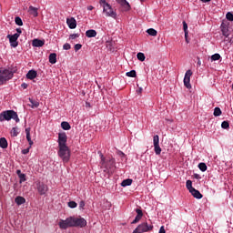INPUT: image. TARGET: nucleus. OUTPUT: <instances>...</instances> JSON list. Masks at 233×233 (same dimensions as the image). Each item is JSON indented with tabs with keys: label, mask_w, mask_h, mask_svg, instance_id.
Instances as JSON below:
<instances>
[{
	"label": "nucleus",
	"mask_w": 233,
	"mask_h": 233,
	"mask_svg": "<svg viewBox=\"0 0 233 233\" xmlns=\"http://www.w3.org/2000/svg\"><path fill=\"white\" fill-rule=\"evenodd\" d=\"M221 59V55L216 53L211 56V61H219Z\"/></svg>",
	"instance_id": "nucleus-31"
},
{
	"label": "nucleus",
	"mask_w": 233,
	"mask_h": 233,
	"mask_svg": "<svg viewBox=\"0 0 233 233\" xmlns=\"http://www.w3.org/2000/svg\"><path fill=\"white\" fill-rule=\"evenodd\" d=\"M14 77V71L6 69L5 67L0 68V86L5 85L7 81H10Z\"/></svg>",
	"instance_id": "nucleus-4"
},
{
	"label": "nucleus",
	"mask_w": 233,
	"mask_h": 233,
	"mask_svg": "<svg viewBox=\"0 0 233 233\" xmlns=\"http://www.w3.org/2000/svg\"><path fill=\"white\" fill-rule=\"evenodd\" d=\"M16 174L20 179V183H25V181H26V175L21 173V170H17L16 171Z\"/></svg>",
	"instance_id": "nucleus-19"
},
{
	"label": "nucleus",
	"mask_w": 233,
	"mask_h": 233,
	"mask_svg": "<svg viewBox=\"0 0 233 233\" xmlns=\"http://www.w3.org/2000/svg\"><path fill=\"white\" fill-rule=\"evenodd\" d=\"M226 19H228V21H233V14L230 12L227 13Z\"/></svg>",
	"instance_id": "nucleus-41"
},
{
	"label": "nucleus",
	"mask_w": 233,
	"mask_h": 233,
	"mask_svg": "<svg viewBox=\"0 0 233 233\" xmlns=\"http://www.w3.org/2000/svg\"><path fill=\"white\" fill-rule=\"evenodd\" d=\"M28 12L30 15H33V17H37V15H39V14L37 13V7L30 5Z\"/></svg>",
	"instance_id": "nucleus-15"
},
{
	"label": "nucleus",
	"mask_w": 233,
	"mask_h": 233,
	"mask_svg": "<svg viewBox=\"0 0 233 233\" xmlns=\"http://www.w3.org/2000/svg\"><path fill=\"white\" fill-rule=\"evenodd\" d=\"M190 77H192V70L189 69L186 72L184 78L190 80Z\"/></svg>",
	"instance_id": "nucleus-38"
},
{
	"label": "nucleus",
	"mask_w": 233,
	"mask_h": 233,
	"mask_svg": "<svg viewBox=\"0 0 233 233\" xmlns=\"http://www.w3.org/2000/svg\"><path fill=\"white\" fill-rule=\"evenodd\" d=\"M69 37L70 39H77V37H79V34H72Z\"/></svg>",
	"instance_id": "nucleus-45"
},
{
	"label": "nucleus",
	"mask_w": 233,
	"mask_h": 233,
	"mask_svg": "<svg viewBox=\"0 0 233 233\" xmlns=\"http://www.w3.org/2000/svg\"><path fill=\"white\" fill-rule=\"evenodd\" d=\"M221 114H222L221 108H219V107H215L214 113H213V115L215 116V117H219V116H221Z\"/></svg>",
	"instance_id": "nucleus-28"
},
{
	"label": "nucleus",
	"mask_w": 233,
	"mask_h": 233,
	"mask_svg": "<svg viewBox=\"0 0 233 233\" xmlns=\"http://www.w3.org/2000/svg\"><path fill=\"white\" fill-rule=\"evenodd\" d=\"M66 24L71 30H74V28H76L77 26V22L76 21V18H74V17L67 18Z\"/></svg>",
	"instance_id": "nucleus-11"
},
{
	"label": "nucleus",
	"mask_w": 233,
	"mask_h": 233,
	"mask_svg": "<svg viewBox=\"0 0 233 233\" xmlns=\"http://www.w3.org/2000/svg\"><path fill=\"white\" fill-rule=\"evenodd\" d=\"M29 103H31L30 105L31 108H37L39 106V102L32 98H29Z\"/></svg>",
	"instance_id": "nucleus-24"
},
{
	"label": "nucleus",
	"mask_w": 233,
	"mask_h": 233,
	"mask_svg": "<svg viewBox=\"0 0 233 233\" xmlns=\"http://www.w3.org/2000/svg\"><path fill=\"white\" fill-rule=\"evenodd\" d=\"M198 65L199 66H201V60H198Z\"/></svg>",
	"instance_id": "nucleus-59"
},
{
	"label": "nucleus",
	"mask_w": 233,
	"mask_h": 233,
	"mask_svg": "<svg viewBox=\"0 0 233 233\" xmlns=\"http://www.w3.org/2000/svg\"><path fill=\"white\" fill-rule=\"evenodd\" d=\"M70 48H72V46H71L70 44H68V43H66V44L63 46V49H64V50H70Z\"/></svg>",
	"instance_id": "nucleus-43"
},
{
	"label": "nucleus",
	"mask_w": 233,
	"mask_h": 233,
	"mask_svg": "<svg viewBox=\"0 0 233 233\" xmlns=\"http://www.w3.org/2000/svg\"><path fill=\"white\" fill-rule=\"evenodd\" d=\"M86 225V220L83 218H76V217H69L66 220L60 219L58 222V227L62 230H66V228H83Z\"/></svg>",
	"instance_id": "nucleus-2"
},
{
	"label": "nucleus",
	"mask_w": 233,
	"mask_h": 233,
	"mask_svg": "<svg viewBox=\"0 0 233 233\" xmlns=\"http://www.w3.org/2000/svg\"><path fill=\"white\" fill-rule=\"evenodd\" d=\"M153 145L155 148V153L157 154V156H159V154H161V147H159V136L155 135L153 137Z\"/></svg>",
	"instance_id": "nucleus-8"
},
{
	"label": "nucleus",
	"mask_w": 233,
	"mask_h": 233,
	"mask_svg": "<svg viewBox=\"0 0 233 233\" xmlns=\"http://www.w3.org/2000/svg\"><path fill=\"white\" fill-rule=\"evenodd\" d=\"M15 25H17L18 26H23V20L21 19V17L16 16L15 18Z\"/></svg>",
	"instance_id": "nucleus-33"
},
{
	"label": "nucleus",
	"mask_w": 233,
	"mask_h": 233,
	"mask_svg": "<svg viewBox=\"0 0 233 233\" xmlns=\"http://www.w3.org/2000/svg\"><path fill=\"white\" fill-rule=\"evenodd\" d=\"M79 208H85V201L81 200L79 203Z\"/></svg>",
	"instance_id": "nucleus-48"
},
{
	"label": "nucleus",
	"mask_w": 233,
	"mask_h": 233,
	"mask_svg": "<svg viewBox=\"0 0 233 233\" xmlns=\"http://www.w3.org/2000/svg\"><path fill=\"white\" fill-rule=\"evenodd\" d=\"M36 188H37L40 196H45V194H46V192H48V186H46V184H45L43 182H38L36 184Z\"/></svg>",
	"instance_id": "nucleus-9"
},
{
	"label": "nucleus",
	"mask_w": 233,
	"mask_h": 233,
	"mask_svg": "<svg viewBox=\"0 0 233 233\" xmlns=\"http://www.w3.org/2000/svg\"><path fill=\"white\" fill-rule=\"evenodd\" d=\"M121 6H123L125 12H128V10H130V4L127 0L121 5Z\"/></svg>",
	"instance_id": "nucleus-30"
},
{
	"label": "nucleus",
	"mask_w": 233,
	"mask_h": 233,
	"mask_svg": "<svg viewBox=\"0 0 233 233\" xmlns=\"http://www.w3.org/2000/svg\"><path fill=\"white\" fill-rule=\"evenodd\" d=\"M150 230H154L153 225H148L147 222H144L137 226V228L133 231V233H145L150 232Z\"/></svg>",
	"instance_id": "nucleus-5"
},
{
	"label": "nucleus",
	"mask_w": 233,
	"mask_h": 233,
	"mask_svg": "<svg viewBox=\"0 0 233 233\" xmlns=\"http://www.w3.org/2000/svg\"><path fill=\"white\" fill-rule=\"evenodd\" d=\"M86 37H96L97 35V32L94 29H89L86 32Z\"/></svg>",
	"instance_id": "nucleus-20"
},
{
	"label": "nucleus",
	"mask_w": 233,
	"mask_h": 233,
	"mask_svg": "<svg viewBox=\"0 0 233 233\" xmlns=\"http://www.w3.org/2000/svg\"><path fill=\"white\" fill-rule=\"evenodd\" d=\"M141 2L145 1V0H140Z\"/></svg>",
	"instance_id": "nucleus-61"
},
{
	"label": "nucleus",
	"mask_w": 233,
	"mask_h": 233,
	"mask_svg": "<svg viewBox=\"0 0 233 233\" xmlns=\"http://www.w3.org/2000/svg\"><path fill=\"white\" fill-rule=\"evenodd\" d=\"M11 119L15 120V123H19L20 119L17 116V112L14 110H5L0 113V121H10Z\"/></svg>",
	"instance_id": "nucleus-3"
},
{
	"label": "nucleus",
	"mask_w": 233,
	"mask_h": 233,
	"mask_svg": "<svg viewBox=\"0 0 233 233\" xmlns=\"http://www.w3.org/2000/svg\"><path fill=\"white\" fill-rule=\"evenodd\" d=\"M194 178L195 179H201V176H199L198 174H194Z\"/></svg>",
	"instance_id": "nucleus-50"
},
{
	"label": "nucleus",
	"mask_w": 233,
	"mask_h": 233,
	"mask_svg": "<svg viewBox=\"0 0 233 233\" xmlns=\"http://www.w3.org/2000/svg\"><path fill=\"white\" fill-rule=\"evenodd\" d=\"M198 168L201 170V172H207V164L205 163H199L198 164Z\"/></svg>",
	"instance_id": "nucleus-32"
},
{
	"label": "nucleus",
	"mask_w": 233,
	"mask_h": 233,
	"mask_svg": "<svg viewBox=\"0 0 233 233\" xmlns=\"http://www.w3.org/2000/svg\"><path fill=\"white\" fill-rule=\"evenodd\" d=\"M33 46L41 47L44 46L45 41L39 39H34L32 42Z\"/></svg>",
	"instance_id": "nucleus-16"
},
{
	"label": "nucleus",
	"mask_w": 233,
	"mask_h": 233,
	"mask_svg": "<svg viewBox=\"0 0 233 233\" xmlns=\"http://www.w3.org/2000/svg\"><path fill=\"white\" fill-rule=\"evenodd\" d=\"M147 33L149 35H152L153 37H156V35H157V31L154 28H149L147 30Z\"/></svg>",
	"instance_id": "nucleus-26"
},
{
	"label": "nucleus",
	"mask_w": 233,
	"mask_h": 233,
	"mask_svg": "<svg viewBox=\"0 0 233 233\" xmlns=\"http://www.w3.org/2000/svg\"><path fill=\"white\" fill-rule=\"evenodd\" d=\"M61 127L63 128V130H70L72 128L70 124L66 121L61 123Z\"/></svg>",
	"instance_id": "nucleus-23"
},
{
	"label": "nucleus",
	"mask_w": 233,
	"mask_h": 233,
	"mask_svg": "<svg viewBox=\"0 0 233 233\" xmlns=\"http://www.w3.org/2000/svg\"><path fill=\"white\" fill-rule=\"evenodd\" d=\"M103 12L106 14V17H113V19H116L117 17V14L112 9V6L109 5V4H106V5H103Z\"/></svg>",
	"instance_id": "nucleus-6"
},
{
	"label": "nucleus",
	"mask_w": 233,
	"mask_h": 233,
	"mask_svg": "<svg viewBox=\"0 0 233 233\" xmlns=\"http://www.w3.org/2000/svg\"><path fill=\"white\" fill-rule=\"evenodd\" d=\"M81 48H83V46L81 44L75 45V52H78V50H81Z\"/></svg>",
	"instance_id": "nucleus-42"
},
{
	"label": "nucleus",
	"mask_w": 233,
	"mask_h": 233,
	"mask_svg": "<svg viewBox=\"0 0 233 233\" xmlns=\"http://www.w3.org/2000/svg\"><path fill=\"white\" fill-rule=\"evenodd\" d=\"M191 193V195L193 196V198H196V199H201L203 198V195L201 194V192H199V190L193 188L191 191H189Z\"/></svg>",
	"instance_id": "nucleus-12"
},
{
	"label": "nucleus",
	"mask_w": 233,
	"mask_h": 233,
	"mask_svg": "<svg viewBox=\"0 0 233 233\" xmlns=\"http://www.w3.org/2000/svg\"><path fill=\"white\" fill-rule=\"evenodd\" d=\"M28 152H30L29 148L22 150L23 154H28Z\"/></svg>",
	"instance_id": "nucleus-53"
},
{
	"label": "nucleus",
	"mask_w": 233,
	"mask_h": 233,
	"mask_svg": "<svg viewBox=\"0 0 233 233\" xmlns=\"http://www.w3.org/2000/svg\"><path fill=\"white\" fill-rule=\"evenodd\" d=\"M202 3H210V0H200Z\"/></svg>",
	"instance_id": "nucleus-57"
},
{
	"label": "nucleus",
	"mask_w": 233,
	"mask_h": 233,
	"mask_svg": "<svg viewBox=\"0 0 233 233\" xmlns=\"http://www.w3.org/2000/svg\"><path fill=\"white\" fill-rule=\"evenodd\" d=\"M130 185H132V179L130 178H127L121 183V187H130Z\"/></svg>",
	"instance_id": "nucleus-25"
},
{
	"label": "nucleus",
	"mask_w": 233,
	"mask_h": 233,
	"mask_svg": "<svg viewBox=\"0 0 233 233\" xmlns=\"http://www.w3.org/2000/svg\"><path fill=\"white\" fill-rule=\"evenodd\" d=\"M15 202L16 203V205L20 206V205H25V203H26V199L23 197H16L15 198Z\"/></svg>",
	"instance_id": "nucleus-17"
},
{
	"label": "nucleus",
	"mask_w": 233,
	"mask_h": 233,
	"mask_svg": "<svg viewBox=\"0 0 233 233\" xmlns=\"http://www.w3.org/2000/svg\"><path fill=\"white\" fill-rule=\"evenodd\" d=\"M119 5L124 4L127 0H116Z\"/></svg>",
	"instance_id": "nucleus-54"
},
{
	"label": "nucleus",
	"mask_w": 233,
	"mask_h": 233,
	"mask_svg": "<svg viewBox=\"0 0 233 233\" xmlns=\"http://www.w3.org/2000/svg\"><path fill=\"white\" fill-rule=\"evenodd\" d=\"M183 30L185 32V38L187 41V38L188 37V25H187V22L183 21Z\"/></svg>",
	"instance_id": "nucleus-22"
},
{
	"label": "nucleus",
	"mask_w": 233,
	"mask_h": 233,
	"mask_svg": "<svg viewBox=\"0 0 233 233\" xmlns=\"http://www.w3.org/2000/svg\"><path fill=\"white\" fill-rule=\"evenodd\" d=\"M158 233H167V231L165 230V226H162L158 231Z\"/></svg>",
	"instance_id": "nucleus-46"
},
{
	"label": "nucleus",
	"mask_w": 233,
	"mask_h": 233,
	"mask_svg": "<svg viewBox=\"0 0 233 233\" xmlns=\"http://www.w3.org/2000/svg\"><path fill=\"white\" fill-rule=\"evenodd\" d=\"M49 63H51V65H56V63H57V54L51 53L49 55Z\"/></svg>",
	"instance_id": "nucleus-14"
},
{
	"label": "nucleus",
	"mask_w": 233,
	"mask_h": 233,
	"mask_svg": "<svg viewBox=\"0 0 233 233\" xmlns=\"http://www.w3.org/2000/svg\"><path fill=\"white\" fill-rule=\"evenodd\" d=\"M220 28L224 37H228L230 35V31L228 30V25L227 24L222 23Z\"/></svg>",
	"instance_id": "nucleus-10"
},
{
	"label": "nucleus",
	"mask_w": 233,
	"mask_h": 233,
	"mask_svg": "<svg viewBox=\"0 0 233 233\" xmlns=\"http://www.w3.org/2000/svg\"><path fill=\"white\" fill-rule=\"evenodd\" d=\"M221 127L227 130V128L230 127V124L228 123V121H223L221 124Z\"/></svg>",
	"instance_id": "nucleus-37"
},
{
	"label": "nucleus",
	"mask_w": 233,
	"mask_h": 233,
	"mask_svg": "<svg viewBox=\"0 0 233 233\" xmlns=\"http://www.w3.org/2000/svg\"><path fill=\"white\" fill-rule=\"evenodd\" d=\"M126 76H127V77H136V76H137L136 70H131V71L126 73Z\"/></svg>",
	"instance_id": "nucleus-36"
},
{
	"label": "nucleus",
	"mask_w": 233,
	"mask_h": 233,
	"mask_svg": "<svg viewBox=\"0 0 233 233\" xmlns=\"http://www.w3.org/2000/svg\"><path fill=\"white\" fill-rule=\"evenodd\" d=\"M87 10H94V6L92 5L87 6Z\"/></svg>",
	"instance_id": "nucleus-56"
},
{
	"label": "nucleus",
	"mask_w": 233,
	"mask_h": 233,
	"mask_svg": "<svg viewBox=\"0 0 233 233\" xmlns=\"http://www.w3.org/2000/svg\"><path fill=\"white\" fill-rule=\"evenodd\" d=\"M184 86H186V88H192L189 78H184Z\"/></svg>",
	"instance_id": "nucleus-34"
},
{
	"label": "nucleus",
	"mask_w": 233,
	"mask_h": 233,
	"mask_svg": "<svg viewBox=\"0 0 233 233\" xmlns=\"http://www.w3.org/2000/svg\"><path fill=\"white\" fill-rule=\"evenodd\" d=\"M68 207L69 208H76L77 207V203H76V201H69Z\"/></svg>",
	"instance_id": "nucleus-40"
},
{
	"label": "nucleus",
	"mask_w": 233,
	"mask_h": 233,
	"mask_svg": "<svg viewBox=\"0 0 233 233\" xmlns=\"http://www.w3.org/2000/svg\"><path fill=\"white\" fill-rule=\"evenodd\" d=\"M26 77L27 79H35L37 77V71L35 70H30L28 71V73L26 74Z\"/></svg>",
	"instance_id": "nucleus-13"
},
{
	"label": "nucleus",
	"mask_w": 233,
	"mask_h": 233,
	"mask_svg": "<svg viewBox=\"0 0 233 233\" xmlns=\"http://www.w3.org/2000/svg\"><path fill=\"white\" fill-rule=\"evenodd\" d=\"M25 134H26V139L30 147H32V145H34V141H32V137H30V127L25 128Z\"/></svg>",
	"instance_id": "nucleus-18"
},
{
	"label": "nucleus",
	"mask_w": 233,
	"mask_h": 233,
	"mask_svg": "<svg viewBox=\"0 0 233 233\" xmlns=\"http://www.w3.org/2000/svg\"><path fill=\"white\" fill-rule=\"evenodd\" d=\"M137 57L138 59V61H145V59H146L144 53H137Z\"/></svg>",
	"instance_id": "nucleus-35"
},
{
	"label": "nucleus",
	"mask_w": 233,
	"mask_h": 233,
	"mask_svg": "<svg viewBox=\"0 0 233 233\" xmlns=\"http://www.w3.org/2000/svg\"><path fill=\"white\" fill-rule=\"evenodd\" d=\"M136 212L137 216H140L141 218H143V210H141V208H137Z\"/></svg>",
	"instance_id": "nucleus-44"
},
{
	"label": "nucleus",
	"mask_w": 233,
	"mask_h": 233,
	"mask_svg": "<svg viewBox=\"0 0 233 233\" xmlns=\"http://www.w3.org/2000/svg\"><path fill=\"white\" fill-rule=\"evenodd\" d=\"M186 187L187 188V190H189V192L194 190V187H192V180H187Z\"/></svg>",
	"instance_id": "nucleus-29"
},
{
	"label": "nucleus",
	"mask_w": 233,
	"mask_h": 233,
	"mask_svg": "<svg viewBox=\"0 0 233 233\" xmlns=\"http://www.w3.org/2000/svg\"><path fill=\"white\" fill-rule=\"evenodd\" d=\"M120 155H121V156H125V153H123V152H120Z\"/></svg>",
	"instance_id": "nucleus-60"
},
{
	"label": "nucleus",
	"mask_w": 233,
	"mask_h": 233,
	"mask_svg": "<svg viewBox=\"0 0 233 233\" xmlns=\"http://www.w3.org/2000/svg\"><path fill=\"white\" fill-rule=\"evenodd\" d=\"M109 163H110L111 165H114V163H116V159L111 158V159L109 160Z\"/></svg>",
	"instance_id": "nucleus-55"
},
{
	"label": "nucleus",
	"mask_w": 233,
	"mask_h": 233,
	"mask_svg": "<svg viewBox=\"0 0 233 233\" xmlns=\"http://www.w3.org/2000/svg\"><path fill=\"white\" fill-rule=\"evenodd\" d=\"M0 147L1 148H8V141L5 137L0 138Z\"/></svg>",
	"instance_id": "nucleus-21"
},
{
	"label": "nucleus",
	"mask_w": 233,
	"mask_h": 233,
	"mask_svg": "<svg viewBox=\"0 0 233 233\" xmlns=\"http://www.w3.org/2000/svg\"><path fill=\"white\" fill-rule=\"evenodd\" d=\"M101 163L102 165H105V157L103 156V154H101Z\"/></svg>",
	"instance_id": "nucleus-52"
},
{
	"label": "nucleus",
	"mask_w": 233,
	"mask_h": 233,
	"mask_svg": "<svg viewBox=\"0 0 233 233\" xmlns=\"http://www.w3.org/2000/svg\"><path fill=\"white\" fill-rule=\"evenodd\" d=\"M100 5H104V6H106L108 3H106V0H100Z\"/></svg>",
	"instance_id": "nucleus-49"
},
{
	"label": "nucleus",
	"mask_w": 233,
	"mask_h": 233,
	"mask_svg": "<svg viewBox=\"0 0 233 233\" xmlns=\"http://www.w3.org/2000/svg\"><path fill=\"white\" fill-rule=\"evenodd\" d=\"M142 218L143 217H140V216L137 215L135 219L132 221V225H136V223H139V221H141Z\"/></svg>",
	"instance_id": "nucleus-39"
},
{
	"label": "nucleus",
	"mask_w": 233,
	"mask_h": 233,
	"mask_svg": "<svg viewBox=\"0 0 233 233\" xmlns=\"http://www.w3.org/2000/svg\"><path fill=\"white\" fill-rule=\"evenodd\" d=\"M16 32L15 34H19V35H21V34H23V31L21 30V28H16Z\"/></svg>",
	"instance_id": "nucleus-51"
},
{
	"label": "nucleus",
	"mask_w": 233,
	"mask_h": 233,
	"mask_svg": "<svg viewBox=\"0 0 233 233\" xmlns=\"http://www.w3.org/2000/svg\"><path fill=\"white\" fill-rule=\"evenodd\" d=\"M68 137L66 133L58 134V156L62 158L64 163H68L70 161V148L66 147V141Z\"/></svg>",
	"instance_id": "nucleus-1"
},
{
	"label": "nucleus",
	"mask_w": 233,
	"mask_h": 233,
	"mask_svg": "<svg viewBox=\"0 0 233 233\" xmlns=\"http://www.w3.org/2000/svg\"><path fill=\"white\" fill-rule=\"evenodd\" d=\"M10 134L12 137H17V136H19V131H17V127H13Z\"/></svg>",
	"instance_id": "nucleus-27"
},
{
	"label": "nucleus",
	"mask_w": 233,
	"mask_h": 233,
	"mask_svg": "<svg viewBox=\"0 0 233 233\" xmlns=\"http://www.w3.org/2000/svg\"><path fill=\"white\" fill-rule=\"evenodd\" d=\"M7 39H9L10 46L13 48H17L19 46V43L17 42V39H19V34L7 35Z\"/></svg>",
	"instance_id": "nucleus-7"
},
{
	"label": "nucleus",
	"mask_w": 233,
	"mask_h": 233,
	"mask_svg": "<svg viewBox=\"0 0 233 233\" xmlns=\"http://www.w3.org/2000/svg\"><path fill=\"white\" fill-rule=\"evenodd\" d=\"M141 92H143V88H139V90L137 91L138 94H141Z\"/></svg>",
	"instance_id": "nucleus-58"
},
{
	"label": "nucleus",
	"mask_w": 233,
	"mask_h": 233,
	"mask_svg": "<svg viewBox=\"0 0 233 233\" xmlns=\"http://www.w3.org/2000/svg\"><path fill=\"white\" fill-rule=\"evenodd\" d=\"M21 86L24 88V90H26V88H28V84L23 83Z\"/></svg>",
	"instance_id": "nucleus-47"
}]
</instances>
